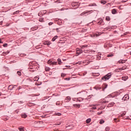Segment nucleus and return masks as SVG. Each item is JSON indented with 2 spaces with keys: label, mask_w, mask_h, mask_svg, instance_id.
<instances>
[{
  "label": "nucleus",
  "mask_w": 131,
  "mask_h": 131,
  "mask_svg": "<svg viewBox=\"0 0 131 131\" xmlns=\"http://www.w3.org/2000/svg\"><path fill=\"white\" fill-rule=\"evenodd\" d=\"M112 14H117V11H116V9H114L112 10Z\"/></svg>",
  "instance_id": "obj_7"
},
{
  "label": "nucleus",
  "mask_w": 131,
  "mask_h": 131,
  "mask_svg": "<svg viewBox=\"0 0 131 131\" xmlns=\"http://www.w3.org/2000/svg\"><path fill=\"white\" fill-rule=\"evenodd\" d=\"M65 76H66V74H64V73H61V77H65Z\"/></svg>",
  "instance_id": "obj_24"
},
{
  "label": "nucleus",
  "mask_w": 131,
  "mask_h": 131,
  "mask_svg": "<svg viewBox=\"0 0 131 131\" xmlns=\"http://www.w3.org/2000/svg\"><path fill=\"white\" fill-rule=\"evenodd\" d=\"M4 54H5V55H8V54H9V52H3V55H4Z\"/></svg>",
  "instance_id": "obj_44"
},
{
  "label": "nucleus",
  "mask_w": 131,
  "mask_h": 131,
  "mask_svg": "<svg viewBox=\"0 0 131 131\" xmlns=\"http://www.w3.org/2000/svg\"><path fill=\"white\" fill-rule=\"evenodd\" d=\"M103 113V112H101L100 113L99 112L97 113L98 115H101V114H102Z\"/></svg>",
  "instance_id": "obj_38"
},
{
  "label": "nucleus",
  "mask_w": 131,
  "mask_h": 131,
  "mask_svg": "<svg viewBox=\"0 0 131 131\" xmlns=\"http://www.w3.org/2000/svg\"><path fill=\"white\" fill-rule=\"evenodd\" d=\"M39 22H43V18H39Z\"/></svg>",
  "instance_id": "obj_27"
},
{
  "label": "nucleus",
  "mask_w": 131,
  "mask_h": 131,
  "mask_svg": "<svg viewBox=\"0 0 131 131\" xmlns=\"http://www.w3.org/2000/svg\"><path fill=\"white\" fill-rule=\"evenodd\" d=\"M57 61H58L59 65H61V64H62V61L61 60V59L58 58L57 59Z\"/></svg>",
  "instance_id": "obj_8"
},
{
  "label": "nucleus",
  "mask_w": 131,
  "mask_h": 131,
  "mask_svg": "<svg viewBox=\"0 0 131 131\" xmlns=\"http://www.w3.org/2000/svg\"><path fill=\"white\" fill-rule=\"evenodd\" d=\"M114 55L112 53H111L107 55V57H113Z\"/></svg>",
  "instance_id": "obj_28"
},
{
  "label": "nucleus",
  "mask_w": 131,
  "mask_h": 131,
  "mask_svg": "<svg viewBox=\"0 0 131 131\" xmlns=\"http://www.w3.org/2000/svg\"><path fill=\"white\" fill-rule=\"evenodd\" d=\"M114 104H115V103L114 102H111V103H110L109 104H108V106L109 107H110V106H113V105H114Z\"/></svg>",
  "instance_id": "obj_22"
},
{
  "label": "nucleus",
  "mask_w": 131,
  "mask_h": 131,
  "mask_svg": "<svg viewBox=\"0 0 131 131\" xmlns=\"http://www.w3.org/2000/svg\"><path fill=\"white\" fill-rule=\"evenodd\" d=\"M66 100H67L68 101H71V97H70V96H68L66 98Z\"/></svg>",
  "instance_id": "obj_18"
},
{
  "label": "nucleus",
  "mask_w": 131,
  "mask_h": 131,
  "mask_svg": "<svg viewBox=\"0 0 131 131\" xmlns=\"http://www.w3.org/2000/svg\"><path fill=\"white\" fill-rule=\"evenodd\" d=\"M21 117L23 118H26L27 117V115H26V114H24L23 115H21Z\"/></svg>",
  "instance_id": "obj_16"
},
{
  "label": "nucleus",
  "mask_w": 131,
  "mask_h": 131,
  "mask_svg": "<svg viewBox=\"0 0 131 131\" xmlns=\"http://www.w3.org/2000/svg\"><path fill=\"white\" fill-rule=\"evenodd\" d=\"M73 106L74 107L79 108L80 107V104H73Z\"/></svg>",
  "instance_id": "obj_11"
},
{
  "label": "nucleus",
  "mask_w": 131,
  "mask_h": 131,
  "mask_svg": "<svg viewBox=\"0 0 131 131\" xmlns=\"http://www.w3.org/2000/svg\"><path fill=\"white\" fill-rule=\"evenodd\" d=\"M51 65H57V62H56V61L52 62Z\"/></svg>",
  "instance_id": "obj_29"
},
{
  "label": "nucleus",
  "mask_w": 131,
  "mask_h": 131,
  "mask_svg": "<svg viewBox=\"0 0 131 131\" xmlns=\"http://www.w3.org/2000/svg\"><path fill=\"white\" fill-rule=\"evenodd\" d=\"M89 7H93V4H90L89 5Z\"/></svg>",
  "instance_id": "obj_45"
},
{
  "label": "nucleus",
  "mask_w": 131,
  "mask_h": 131,
  "mask_svg": "<svg viewBox=\"0 0 131 131\" xmlns=\"http://www.w3.org/2000/svg\"><path fill=\"white\" fill-rule=\"evenodd\" d=\"M85 74H86V72H85V73H83V76H84V75H85Z\"/></svg>",
  "instance_id": "obj_49"
},
{
  "label": "nucleus",
  "mask_w": 131,
  "mask_h": 131,
  "mask_svg": "<svg viewBox=\"0 0 131 131\" xmlns=\"http://www.w3.org/2000/svg\"><path fill=\"white\" fill-rule=\"evenodd\" d=\"M56 115H57V116H60L61 115V113H57Z\"/></svg>",
  "instance_id": "obj_41"
},
{
  "label": "nucleus",
  "mask_w": 131,
  "mask_h": 131,
  "mask_svg": "<svg viewBox=\"0 0 131 131\" xmlns=\"http://www.w3.org/2000/svg\"><path fill=\"white\" fill-rule=\"evenodd\" d=\"M126 62V60H120L118 61L119 64H123Z\"/></svg>",
  "instance_id": "obj_5"
},
{
  "label": "nucleus",
  "mask_w": 131,
  "mask_h": 131,
  "mask_svg": "<svg viewBox=\"0 0 131 131\" xmlns=\"http://www.w3.org/2000/svg\"><path fill=\"white\" fill-rule=\"evenodd\" d=\"M111 97H112L111 95H108V96H107V97H108V98H111Z\"/></svg>",
  "instance_id": "obj_48"
},
{
  "label": "nucleus",
  "mask_w": 131,
  "mask_h": 131,
  "mask_svg": "<svg viewBox=\"0 0 131 131\" xmlns=\"http://www.w3.org/2000/svg\"><path fill=\"white\" fill-rule=\"evenodd\" d=\"M58 38V36H55L52 39V41H55Z\"/></svg>",
  "instance_id": "obj_9"
},
{
  "label": "nucleus",
  "mask_w": 131,
  "mask_h": 131,
  "mask_svg": "<svg viewBox=\"0 0 131 131\" xmlns=\"http://www.w3.org/2000/svg\"><path fill=\"white\" fill-rule=\"evenodd\" d=\"M52 62H53V61H52V60L51 59L49 60L47 62L48 64H49V65H52Z\"/></svg>",
  "instance_id": "obj_14"
},
{
  "label": "nucleus",
  "mask_w": 131,
  "mask_h": 131,
  "mask_svg": "<svg viewBox=\"0 0 131 131\" xmlns=\"http://www.w3.org/2000/svg\"><path fill=\"white\" fill-rule=\"evenodd\" d=\"M105 20L106 21H110V20H111L110 17V16H106L105 17Z\"/></svg>",
  "instance_id": "obj_15"
},
{
  "label": "nucleus",
  "mask_w": 131,
  "mask_h": 131,
  "mask_svg": "<svg viewBox=\"0 0 131 131\" xmlns=\"http://www.w3.org/2000/svg\"><path fill=\"white\" fill-rule=\"evenodd\" d=\"M61 124V122L56 123L55 125H60Z\"/></svg>",
  "instance_id": "obj_35"
},
{
  "label": "nucleus",
  "mask_w": 131,
  "mask_h": 131,
  "mask_svg": "<svg viewBox=\"0 0 131 131\" xmlns=\"http://www.w3.org/2000/svg\"><path fill=\"white\" fill-rule=\"evenodd\" d=\"M38 16H39V13H38Z\"/></svg>",
  "instance_id": "obj_59"
},
{
  "label": "nucleus",
  "mask_w": 131,
  "mask_h": 131,
  "mask_svg": "<svg viewBox=\"0 0 131 131\" xmlns=\"http://www.w3.org/2000/svg\"><path fill=\"white\" fill-rule=\"evenodd\" d=\"M106 3H107V2L105 1H101V4H103L104 5H105V4H106Z\"/></svg>",
  "instance_id": "obj_26"
},
{
  "label": "nucleus",
  "mask_w": 131,
  "mask_h": 131,
  "mask_svg": "<svg viewBox=\"0 0 131 131\" xmlns=\"http://www.w3.org/2000/svg\"><path fill=\"white\" fill-rule=\"evenodd\" d=\"M129 99V96H128V95H125L123 98L122 100L123 101H127Z\"/></svg>",
  "instance_id": "obj_2"
},
{
  "label": "nucleus",
  "mask_w": 131,
  "mask_h": 131,
  "mask_svg": "<svg viewBox=\"0 0 131 131\" xmlns=\"http://www.w3.org/2000/svg\"><path fill=\"white\" fill-rule=\"evenodd\" d=\"M92 6H93V7H96V6H97V4H96V3H93V4H92Z\"/></svg>",
  "instance_id": "obj_37"
},
{
  "label": "nucleus",
  "mask_w": 131,
  "mask_h": 131,
  "mask_svg": "<svg viewBox=\"0 0 131 131\" xmlns=\"http://www.w3.org/2000/svg\"><path fill=\"white\" fill-rule=\"evenodd\" d=\"M124 115H125V114L123 113V114L121 115V117L124 116Z\"/></svg>",
  "instance_id": "obj_47"
},
{
  "label": "nucleus",
  "mask_w": 131,
  "mask_h": 131,
  "mask_svg": "<svg viewBox=\"0 0 131 131\" xmlns=\"http://www.w3.org/2000/svg\"><path fill=\"white\" fill-rule=\"evenodd\" d=\"M53 24H54V23L53 22H50L49 23V25H50V26L53 25Z\"/></svg>",
  "instance_id": "obj_39"
},
{
  "label": "nucleus",
  "mask_w": 131,
  "mask_h": 131,
  "mask_svg": "<svg viewBox=\"0 0 131 131\" xmlns=\"http://www.w3.org/2000/svg\"><path fill=\"white\" fill-rule=\"evenodd\" d=\"M78 101H79V102H80V100H78Z\"/></svg>",
  "instance_id": "obj_57"
},
{
  "label": "nucleus",
  "mask_w": 131,
  "mask_h": 131,
  "mask_svg": "<svg viewBox=\"0 0 131 131\" xmlns=\"http://www.w3.org/2000/svg\"><path fill=\"white\" fill-rule=\"evenodd\" d=\"M94 36H96V37H97V36H99V35H98V34H94Z\"/></svg>",
  "instance_id": "obj_43"
},
{
  "label": "nucleus",
  "mask_w": 131,
  "mask_h": 131,
  "mask_svg": "<svg viewBox=\"0 0 131 131\" xmlns=\"http://www.w3.org/2000/svg\"><path fill=\"white\" fill-rule=\"evenodd\" d=\"M39 79V77L38 76H36L33 80L35 81L36 80H38Z\"/></svg>",
  "instance_id": "obj_12"
},
{
  "label": "nucleus",
  "mask_w": 131,
  "mask_h": 131,
  "mask_svg": "<svg viewBox=\"0 0 131 131\" xmlns=\"http://www.w3.org/2000/svg\"><path fill=\"white\" fill-rule=\"evenodd\" d=\"M65 80H70V78H66Z\"/></svg>",
  "instance_id": "obj_42"
},
{
  "label": "nucleus",
  "mask_w": 131,
  "mask_h": 131,
  "mask_svg": "<svg viewBox=\"0 0 131 131\" xmlns=\"http://www.w3.org/2000/svg\"><path fill=\"white\" fill-rule=\"evenodd\" d=\"M18 129L19 131H24V127H19Z\"/></svg>",
  "instance_id": "obj_13"
},
{
  "label": "nucleus",
  "mask_w": 131,
  "mask_h": 131,
  "mask_svg": "<svg viewBox=\"0 0 131 131\" xmlns=\"http://www.w3.org/2000/svg\"><path fill=\"white\" fill-rule=\"evenodd\" d=\"M50 68H49V67H46V68H45V71H50Z\"/></svg>",
  "instance_id": "obj_17"
},
{
  "label": "nucleus",
  "mask_w": 131,
  "mask_h": 131,
  "mask_svg": "<svg viewBox=\"0 0 131 131\" xmlns=\"http://www.w3.org/2000/svg\"><path fill=\"white\" fill-rule=\"evenodd\" d=\"M91 119H88L86 120V123H90L91 122Z\"/></svg>",
  "instance_id": "obj_23"
},
{
  "label": "nucleus",
  "mask_w": 131,
  "mask_h": 131,
  "mask_svg": "<svg viewBox=\"0 0 131 131\" xmlns=\"http://www.w3.org/2000/svg\"><path fill=\"white\" fill-rule=\"evenodd\" d=\"M106 88H107V85H105V88L104 89H106Z\"/></svg>",
  "instance_id": "obj_50"
},
{
  "label": "nucleus",
  "mask_w": 131,
  "mask_h": 131,
  "mask_svg": "<svg viewBox=\"0 0 131 131\" xmlns=\"http://www.w3.org/2000/svg\"><path fill=\"white\" fill-rule=\"evenodd\" d=\"M97 59H98V60H101V56H99V55H98V56H97Z\"/></svg>",
  "instance_id": "obj_34"
},
{
  "label": "nucleus",
  "mask_w": 131,
  "mask_h": 131,
  "mask_svg": "<svg viewBox=\"0 0 131 131\" xmlns=\"http://www.w3.org/2000/svg\"><path fill=\"white\" fill-rule=\"evenodd\" d=\"M128 0H122V3H126V2H127Z\"/></svg>",
  "instance_id": "obj_40"
},
{
  "label": "nucleus",
  "mask_w": 131,
  "mask_h": 131,
  "mask_svg": "<svg viewBox=\"0 0 131 131\" xmlns=\"http://www.w3.org/2000/svg\"><path fill=\"white\" fill-rule=\"evenodd\" d=\"M92 109H94V110H96V109H97V107H92Z\"/></svg>",
  "instance_id": "obj_46"
},
{
  "label": "nucleus",
  "mask_w": 131,
  "mask_h": 131,
  "mask_svg": "<svg viewBox=\"0 0 131 131\" xmlns=\"http://www.w3.org/2000/svg\"><path fill=\"white\" fill-rule=\"evenodd\" d=\"M123 70L122 68L117 69L116 70V72H119L120 70Z\"/></svg>",
  "instance_id": "obj_21"
},
{
  "label": "nucleus",
  "mask_w": 131,
  "mask_h": 131,
  "mask_svg": "<svg viewBox=\"0 0 131 131\" xmlns=\"http://www.w3.org/2000/svg\"><path fill=\"white\" fill-rule=\"evenodd\" d=\"M2 39L0 38V43H2Z\"/></svg>",
  "instance_id": "obj_51"
},
{
  "label": "nucleus",
  "mask_w": 131,
  "mask_h": 131,
  "mask_svg": "<svg viewBox=\"0 0 131 131\" xmlns=\"http://www.w3.org/2000/svg\"><path fill=\"white\" fill-rule=\"evenodd\" d=\"M127 78H128V77L127 76L126 77H122V80H127Z\"/></svg>",
  "instance_id": "obj_10"
},
{
  "label": "nucleus",
  "mask_w": 131,
  "mask_h": 131,
  "mask_svg": "<svg viewBox=\"0 0 131 131\" xmlns=\"http://www.w3.org/2000/svg\"><path fill=\"white\" fill-rule=\"evenodd\" d=\"M65 69H66V68L63 69V70H65Z\"/></svg>",
  "instance_id": "obj_56"
},
{
  "label": "nucleus",
  "mask_w": 131,
  "mask_h": 131,
  "mask_svg": "<svg viewBox=\"0 0 131 131\" xmlns=\"http://www.w3.org/2000/svg\"><path fill=\"white\" fill-rule=\"evenodd\" d=\"M111 76H112L111 73H108L106 75L102 77L101 79L102 80H104V81H106V80H108L110 78H111Z\"/></svg>",
  "instance_id": "obj_1"
},
{
  "label": "nucleus",
  "mask_w": 131,
  "mask_h": 131,
  "mask_svg": "<svg viewBox=\"0 0 131 131\" xmlns=\"http://www.w3.org/2000/svg\"><path fill=\"white\" fill-rule=\"evenodd\" d=\"M0 96H2V93L0 92Z\"/></svg>",
  "instance_id": "obj_54"
},
{
  "label": "nucleus",
  "mask_w": 131,
  "mask_h": 131,
  "mask_svg": "<svg viewBox=\"0 0 131 131\" xmlns=\"http://www.w3.org/2000/svg\"><path fill=\"white\" fill-rule=\"evenodd\" d=\"M114 120L115 122H118V121H119L117 118L114 119Z\"/></svg>",
  "instance_id": "obj_31"
},
{
  "label": "nucleus",
  "mask_w": 131,
  "mask_h": 131,
  "mask_svg": "<svg viewBox=\"0 0 131 131\" xmlns=\"http://www.w3.org/2000/svg\"><path fill=\"white\" fill-rule=\"evenodd\" d=\"M86 47H88V46H86V45H83V46H81L80 48H81V49L82 50H83V49H84V48H86Z\"/></svg>",
  "instance_id": "obj_20"
},
{
  "label": "nucleus",
  "mask_w": 131,
  "mask_h": 131,
  "mask_svg": "<svg viewBox=\"0 0 131 131\" xmlns=\"http://www.w3.org/2000/svg\"><path fill=\"white\" fill-rule=\"evenodd\" d=\"M43 44L45 46H50V45H51V42L50 41H45L43 42Z\"/></svg>",
  "instance_id": "obj_6"
},
{
  "label": "nucleus",
  "mask_w": 131,
  "mask_h": 131,
  "mask_svg": "<svg viewBox=\"0 0 131 131\" xmlns=\"http://www.w3.org/2000/svg\"><path fill=\"white\" fill-rule=\"evenodd\" d=\"M76 64H80V62H77Z\"/></svg>",
  "instance_id": "obj_52"
},
{
  "label": "nucleus",
  "mask_w": 131,
  "mask_h": 131,
  "mask_svg": "<svg viewBox=\"0 0 131 131\" xmlns=\"http://www.w3.org/2000/svg\"><path fill=\"white\" fill-rule=\"evenodd\" d=\"M107 29H109V28H107Z\"/></svg>",
  "instance_id": "obj_58"
},
{
  "label": "nucleus",
  "mask_w": 131,
  "mask_h": 131,
  "mask_svg": "<svg viewBox=\"0 0 131 131\" xmlns=\"http://www.w3.org/2000/svg\"><path fill=\"white\" fill-rule=\"evenodd\" d=\"M8 46V44L7 43H5L3 45V47H4V48H6Z\"/></svg>",
  "instance_id": "obj_33"
},
{
  "label": "nucleus",
  "mask_w": 131,
  "mask_h": 131,
  "mask_svg": "<svg viewBox=\"0 0 131 131\" xmlns=\"http://www.w3.org/2000/svg\"><path fill=\"white\" fill-rule=\"evenodd\" d=\"M109 129H110V128H109V127H106L105 128V130H106V131L109 130Z\"/></svg>",
  "instance_id": "obj_36"
},
{
  "label": "nucleus",
  "mask_w": 131,
  "mask_h": 131,
  "mask_svg": "<svg viewBox=\"0 0 131 131\" xmlns=\"http://www.w3.org/2000/svg\"><path fill=\"white\" fill-rule=\"evenodd\" d=\"M82 50H79V49H77V56H78V55H80V54H82Z\"/></svg>",
  "instance_id": "obj_4"
},
{
  "label": "nucleus",
  "mask_w": 131,
  "mask_h": 131,
  "mask_svg": "<svg viewBox=\"0 0 131 131\" xmlns=\"http://www.w3.org/2000/svg\"><path fill=\"white\" fill-rule=\"evenodd\" d=\"M19 11H16L13 13V14L15 15V14H19Z\"/></svg>",
  "instance_id": "obj_30"
},
{
  "label": "nucleus",
  "mask_w": 131,
  "mask_h": 131,
  "mask_svg": "<svg viewBox=\"0 0 131 131\" xmlns=\"http://www.w3.org/2000/svg\"><path fill=\"white\" fill-rule=\"evenodd\" d=\"M17 74H18V75H19L20 76H21V72H20L19 71H18L17 72Z\"/></svg>",
  "instance_id": "obj_32"
},
{
  "label": "nucleus",
  "mask_w": 131,
  "mask_h": 131,
  "mask_svg": "<svg viewBox=\"0 0 131 131\" xmlns=\"http://www.w3.org/2000/svg\"><path fill=\"white\" fill-rule=\"evenodd\" d=\"M104 122H105V121H104V120H101L100 121V122H99V123H100V124H102V123H104Z\"/></svg>",
  "instance_id": "obj_25"
},
{
  "label": "nucleus",
  "mask_w": 131,
  "mask_h": 131,
  "mask_svg": "<svg viewBox=\"0 0 131 131\" xmlns=\"http://www.w3.org/2000/svg\"><path fill=\"white\" fill-rule=\"evenodd\" d=\"M103 20H100L98 23V25H101V24H103Z\"/></svg>",
  "instance_id": "obj_19"
},
{
  "label": "nucleus",
  "mask_w": 131,
  "mask_h": 131,
  "mask_svg": "<svg viewBox=\"0 0 131 131\" xmlns=\"http://www.w3.org/2000/svg\"><path fill=\"white\" fill-rule=\"evenodd\" d=\"M56 105H59V103H56Z\"/></svg>",
  "instance_id": "obj_55"
},
{
  "label": "nucleus",
  "mask_w": 131,
  "mask_h": 131,
  "mask_svg": "<svg viewBox=\"0 0 131 131\" xmlns=\"http://www.w3.org/2000/svg\"><path fill=\"white\" fill-rule=\"evenodd\" d=\"M104 102H105V103H108V101H105Z\"/></svg>",
  "instance_id": "obj_53"
},
{
  "label": "nucleus",
  "mask_w": 131,
  "mask_h": 131,
  "mask_svg": "<svg viewBox=\"0 0 131 131\" xmlns=\"http://www.w3.org/2000/svg\"><path fill=\"white\" fill-rule=\"evenodd\" d=\"M90 12H93V10L91 11H85L82 13H81L80 15L81 16H83V15H85V14H88V13H90Z\"/></svg>",
  "instance_id": "obj_3"
}]
</instances>
